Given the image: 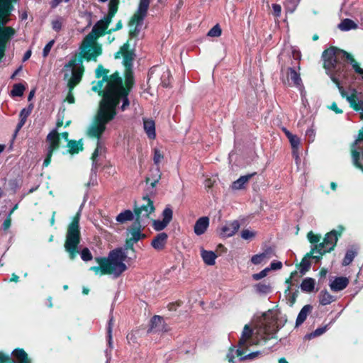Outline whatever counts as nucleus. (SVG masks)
I'll return each mask as SVG.
<instances>
[{"mask_svg": "<svg viewBox=\"0 0 363 363\" xmlns=\"http://www.w3.org/2000/svg\"><path fill=\"white\" fill-rule=\"evenodd\" d=\"M173 211L170 206H167L162 212L163 220L167 223H169L172 219Z\"/></svg>", "mask_w": 363, "mask_h": 363, "instance_id": "a19ab883", "label": "nucleus"}, {"mask_svg": "<svg viewBox=\"0 0 363 363\" xmlns=\"http://www.w3.org/2000/svg\"><path fill=\"white\" fill-rule=\"evenodd\" d=\"M62 72L69 89H72L81 81L84 67L77 62V58L74 57L64 66Z\"/></svg>", "mask_w": 363, "mask_h": 363, "instance_id": "0eeeda50", "label": "nucleus"}, {"mask_svg": "<svg viewBox=\"0 0 363 363\" xmlns=\"http://www.w3.org/2000/svg\"><path fill=\"white\" fill-rule=\"evenodd\" d=\"M67 100L70 104L74 103V96L72 95V94L71 93V91H69V93L68 94V95L67 96Z\"/></svg>", "mask_w": 363, "mask_h": 363, "instance_id": "69168bd1", "label": "nucleus"}, {"mask_svg": "<svg viewBox=\"0 0 363 363\" xmlns=\"http://www.w3.org/2000/svg\"><path fill=\"white\" fill-rule=\"evenodd\" d=\"M164 157V153L163 150L161 147H155L153 148V161L156 165H159L160 162L163 160Z\"/></svg>", "mask_w": 363, "mask_h": 363, "instance_id": "2f4dec72", "label": "nucleus"}, {"mask_svg": "<svg viewBox=\"0 0 363 363\" xmlns=\"http://www.w3.org/2000/svg\"><path fill=\"white\" fill-rule=\"evenodd\" d=\"M311 263L307 257H304L300 264V272L304 274L310 268Z\"/></svg>", "mask_w": 363, "mask_h": 363, "instance_id": "a18cd8bd", "label": "nucleus"}, {"mask_svg": "<svg viewBox=\"0 0 363 363\" xmlns=\"http://www.w3.org/2000/svg\"><path fill=\"white\" fill-rule=\"evenodd\" d=\"M293 57L296 61L293 67L281 68V72L283 76H286V79H283L284 84L289 85H294L297 87H301L302 80L300 77V65L299 60L301 59V53L299 51H294Z\"/></svg>", "mask_w": 363, "mask_h": 363, "instance_id": "6e6552de", "label": "nucleus"}, {"mask_svg": "<svg viewBox=\"0 0 363 363\" xmlns=\"http://www.w3.org/2000/svg\"><path fill=\"white\" fill-rule=\"evenodd\" d=\"M327 330V328L326 327H323V328H317L315 331H313V333L308 334L306 337L308 338V339H311V338H313V337H318V336H320L322 334H323L325 331Z\"/></svg>", "mask_w": 363, "mask_h": 363, "instance_id": "8fccbe9b", "label": "nucleus"}, {"mask_svg": "<svg viewBox=\"0 0 363 363\" xmlns=\"http://www.w3.org/2000/svg\"><path fill=\"white\" fill-rule=\"evenodd\" d=\"M55 43V41L53 40H50L44 48L43 51V55L44 57H46L52 49L53 45Z\"/></svg>", "mask_w": 363, "mask_h": 363, "instance_id": "5fc2aeb1", "label": "nucleus"}, {"mask_svg": "<svg viewBox=\"0 0 363 363\" xmlns=\"http://www.w3.org/2000/svg\"><path fill=\"white\" fill-rule=\"evenodd\" d=\"M30 111L23 108L20 113V122L18 125L17 130L21 128V127L25 124L27 117L29 116Z\"/></svg>", "mask_w": 363, "mask_h": 363, "instance_id": "ea45409f", "label": "nucleus"}, {"mask_svg": "<svg viewBox=\"0 0 363 363\" xmlns=\"http://www.w3.org/2000/svg\"><path fill=\"white\" fill-rule=\"evenodd\" d=\"M118 3L119 0H110L108 16L112 18L114 16L117 11Z\"/></svg>", "mask_w": 363, "mask_h": 363, "instance_id": "37998d69", "label": "nucleus"}, {"mask_svg": "<svg viewBox=\"0 0 363 363\" xmlns=\"http://www.w3.org/2000/svg\"><path fill=\"white\" fill-rule=\"evenodd\" d=\"M282 267V263L281 262H273L271 263L269 267L270 270L280 269Z\"/></svg>", "mask_w": 363, "mask_h": 363, "instance_id": "13d9d810", "label": "nucleus"}, {"mask_svg": "<svg viewBox=\"0 0 363 363\" xmlns=\"http://www.w3.org/2000/svg\"><path fill=\"white\" fill-rule=\"evenodd\" d=\"M11 1V0H0V52L4 43L14 34V30L11 27L1 28L9 21L12 10Z\"/></svg>", "mask_w": 363, "mask_h": 363, "instance_id": "423d86ee", "label": "nucleus"}, {"mask_svg": "<svg viewBox=\"0 0 363 363\" xmlns=\"http://www.w3.org/2000/svg\"><path fill=\"white\" fill-rule=\"evenodd\" d=\"M338 28L343 31H347L357 28V25L351 19L345 18L339 25Z\"/></svg>", "mask_w": 363, "mask_h": 363, "instance_id": "c756f323", "label": "nucleus"}, {"mask_svg": "<svg viewBox=\"0 0 363 363\" xmlns=\"http://www.w3.org/2000/svg\"><path fill=\"white\" fill-rule=\"evenodd\" d=\"M79 217V213H77L69 225L66 234L65 248L71 259H74L78 253L77 248L80 242Z\"/></svg>", "mask_w": 363, "mask_h": 363, "instance_id": "39448f33", "label": "nucleus"}, {"mask_svg": "<svg viewBox=\"0 0 363 363\" xmlns=\"http://www.w3.org/2000/svg\"><path fill=\"white\" fill-rule=\"evenodd\" d=\"M261 354H262L261 352L257 351V352L250 353L245 356L241 355L240 359V360H251V359H254L259 357Z\"/></svg>", "mask_w": 363, "mask_h": 363, "instance_id": "3c124183", "label": "nucleus"}, {"mask_svg": "<svg viewBox=\"0 0 363 363\" xmlns=\"http://www.w3.org/2000/svg\"><path fill=\"white\" fill-rule=\"evenodd\" d=\"M255 173L240 177L235 181L232 184V189L234 190H240L245 187L246 183L254 176Z\"/></svg>", "mask_w": 363, "mask_h": 363, "instance_id": "b1692460", "label": "nucleus"}, {"mask_svg": "<svg viewBox=\"0 0 363 363\" xmlns=\"http://www.w3.org/2000/svg\"><path fill=\"white\" fill-rule=\"evenodd\" d=\"M269 271H270V269L267 267V268L264 269L263 270H262L260 272H259L257 274H252V277L255 281L259 280V279L265 277L268 274Z\"/></svg>", "mask_w": 363, "mask_h": 363, "instance_id": "09e8293b", "label": "nucleus"}, {"mask_svg": "<svg viewBox=\"0 0 363 363\" xmlns=\"http://www.w3.org/2000/svg\"><path fill=\"white\" fill-rule=\"evenodd\" d=\"M129 232L130 234V239L134 242H137L144 237V235L141 233L140 225L132 228Z\"/></svg>", "mask_w": 363, "mask_h": 363, "instance_id": "72a5a7b5", "label": "nucleus"}, {"mask_svg": "<svg viewBox=\"0 0 363 363\" xmlns=\"http://www.w3.org/2000/svg\"><path fill=\"white\" fill-rule=\"evenodd\" d=\"M107 337H108V347L111 349H112L113 348L112 333H107Z\"/></svg>", "mask_w": 363, "mask_h": 363, "instance_id": "0e129e2a", "label": "nucleus"}, {"mask_svg": "<svg viewBox=\"0 0 363 363\" xmlns=\"http://www.w3.org/2000/svg\"><path fill=\"white\" fill-rule=\"evenodd\" d=\"M240 228V223L238 220H233L225 223L219 229V235L222 238H229L235 235Z\"/></svg>", "mask_w": 363, "mask_h": 363, "instance_id": "a211bd4d", "label": "nucleus"}, {"mask_svg": "<svg viewBox=\"0 0 363 363\" xmlns=\"http://www.w3.org/2000/svg\"><path fill=\"white\" fill-rule=\"evenodd\" d=\"M96 260L97 261L99 266L96 267H91L90 268L91 270L94 272V273L97 275H103V274H107L106 272L104 270L103 264H104V259L103 258H96Z\"/></svg>", "mask_w": 363, "mask_h": 363, "instance_id": "c9c22d12", "label": "nucleus"}, {"mask_svg": "<svg viewBox=\"0 0 363 363\" xmlns=\"http://www.w3.org/2000/svg\"><path fill=\"white\" fill-rule=\"evenodd\" d=\"M307 238L309 241L313 244V247L315 245H318V242L320 241V236L318 235L313 234V232H309L307 235Z\"/></svg>", "mask_w": 363, "mask_h": 363, "instance_id": "603ef678", "label": "nucleus"}, {"mask_svg": "<svg viewBox=\"0 0 363 363\" xmlns=\"http://www.w3.org/2000/svg\"><path fill=\"white\" fill-rule=\"evenodd\" d=\"M155 171H156V174H155V177L153 182H152V184H151L152 186H155L159 182V180L161 178V173H160V168L157 167L155 169Z\"/></svg>", "mask_w": 363, "mask_h": 363, "instance_id": "bf43d9fd", "label": "nucleus"}, {"mask_svg": "<svg viewBox=\"0 0 363 363\" xmlns=\"http://www.w3.org/2000/svg\"><path fill=\"white\" fill-rule=\"evenodd\" d=\"M167 234L165 233H160L157 236H155L152 242L151 245L152 247L156 250H162L164 248L167 240Z\"/></svg>", "mask_w": 363, "mask_h": 363, "instance_id": "412c9836", "label": "nucleus"}, {"mask_svg": "<svg viewBox=\"0 0 363 363\" xmlns=\"http://www.w3.org/2000/svg\"><path fill=\"white\" fill-rule=\"evenodd\" d=\"M209 225V218L206 216L199 218L194 225V231L196 235H203Z\"/></svg>", "mask_w": 363, "mask_h": 363, "instance_id": "aec40b11", "label": "nucleus"}, {"mask_svg": "<svg viewBox=\"0 0 363 363\" xmlns=\"http://www.w3.org/2000/svg\"><path fill=\"white\" fill-rule=\"evenodd\" d=\"M11 225V218H7L3 223V228L4 230H7Z\"/></svg>", "mask_w": 363, "mask_h": 363, "instance_id": "680f3d73", "label": "nucleus"}, {"mask_svg": "<svg viewBox=\"0 0 363 363\" xmlns=\"http://www.w3.org/2000/svg\"><path fill=\"white\" fill-rule=\"evenodd\" d=\"M282 130L290 142L291 146L292 147L293 155L295 157L296 160L297 161L299 160L298 147L301 143L300 138L297 135L292 134L285 128H284Z\"/></svg>", "mask_w": 363, "mask_h": 363, "instance_id": "6ab92c4d", "label": "nucleus"}, {"mask_svg": "<svg viewBox=\"0 0 363 363\" xmlns=\"http://www.w3.org/2000/svg\"><path fill=\"white\" fill-rule=\"evenodd\" d=\"M311 306L310 305H306L302 308V309L299 312L298 317L296 318V326L301 325L305 321V320L306 319L307 315L309 313V312L311 311Z\"/></svg>", "mask_w": 363, "mask_h": 363, "instance_id": "bb28decb", "label": "nucleus"}, {"mask_svg": "<svg viewBox=\"0 0 363 363\" xmlns=\"http://www.w3.org/2000/svg\"><path fill=\"white\" fill-rule=\"evenodd\" d=\"M47 153L46 158L44 160L43 166L47 167L50 162L52 152L57 149L60 143V135L57 130H52L46 138Z\"/></svg>", "mask_w": 363, "mask_h": 363, "instance_id": "2eb2a0df", "label": "nucleus"}, {"mask_svg": "<svg viewBox=\"0 0 363 363\" xmlns=\"http://www.w3.org/2000/svg\"><path fill=\"white\" fill-rule=\"evenodd\" d=\"M320 304L325 306L333 301V297L327 291H322L319 295Z\"/></svg>", "mask_w": 363, "mask_h": 363, "instance_id": "473e14b6", "label": "nucleus"}, {"mask_svg": "<svg viewBox=\"0 0 363 363\" xmlns=\"http://www.w3.org/2000/svg\"><path fill=\"white\" fill-rule=\"evenodd\" d=\"M323 67L332 81L335 83L341 95L346 97L351 106L356 111H360V118L363 120V96L353 93L347 95L340 86V78H346L345 68L340 66L337 67V62L342 60H347L359 74H363L362 69L352 56L345 50L335 47H331L323 52ZM352 155L354 164L363 171V128L360 130L352 150Z\"/></svg>", "mask_w": 363, "mask_h": 363, "instance_id": "f03ea898", "label": "nucleus"}, {"mask_svg": "<svg viewBox=\"0 0 363 363\" xmlns=\"http://www.w3.org/2000/svg\"><path fill=\"white\" fill-rule=\"evenodd\" d=\"M127 257L125 250L122 248L111 250L106 258H103L104 270L108 275L118 277L128 269L125 262Z\"/></svg>", "mask_w": 363, "mask_h": 363, "instance_id": "7ed1b4c3", "label": "nucleus"}, {"mask_svg": "<svg viewBox=\"0 0 363 363\" xmlns=\"http://www.w3.org/2000/svg\"><path fill=\"white\" fill-rule=\"evenodd\" d=\"M154 211L153 201L148 197H143L141 203L134 210L137 220L143 223H145Z\"/></svg>", "mask_w": 363, "mask_h": 363, "instance_id": "4468645a", "label": "nucleus"}, {"mask_svg": "<svg viewBox=\"0 0 363 363\" xmlns=\"http://www.w3.org/2000/svg\"><path fill=\"white\" fill-rule=\"evenodd\" d=\"M272 6L274 15L276 17H279L281 15V6L279 4H272Z\"/></svg>", "mask_w": 363, "mask_h": 363, "instance_id": "6e6d98bb", "label": "nucleus"}, {"mask_svg": "<svg viewBox=\"0 0 363 363\" xmlns=\"http://www.w3.org/2000/svg\"><path fill=\"white\" fill-rule=\"evenodd\" d=\"M150 0H140L138 9L132 16L129 23V41L132 39H137L142 30L145 28L144 20L147 16Z\"/></svg>", "mask_w": 363, "mask_h": 363, "instance_id": "20e7f679", "label": "nucleus"}, {"mask_svg": "<svg viewBox=\"0 0 363 363\" xmlns=\"http://www.w3.org/2000/svg\"><path fill=\"white\" fill-rule=\"evenodd\" d=\"M80 53L82 57L89 60H96V57L101 54V47L97 43V40L91 35H86L80 48Z\"/></svg>", "mask_w": 363, "mask_h": 363, "instance_id": "1a4fd4ad", "label": "nucleus"}, {"mask_svg": "<svg viewBox=\"0 0 363 363\" xmlns=\"http://www.w3.org/2000/svg\"><path fill=\"white\" fill-rule=\"evenodd\" d=\"M255 291L260 295L268 294L272 291V286L269 284L258 283L254 286Z\"/></svg>", "mask_w": 363, "mask_h": 363, "instance_id": "c85d7f7f", "label": "nucleus"}, {"mask_svg": "<svg viewBox=\"0 0 363 363\" xmlns=\"http://www.w3.org/2000/svg\"><path fill=\"white\" fill-rule=\"evenodd\" d=\"M270 257H271L270 251H265L263 253L255 255L252 256L251 258V262L254 264H259L264 262H266Z\"/></svg>", "mask_w": 363, "mask_h": 363, "instance_id": "cd10ccee", "label": "nucleus"}, {"mask_svg": "<svg viewBox=\"0 0 363 363\" xmlns=\"http://www.w3.org/2000/svg\"><path fill=\"white\" fill-rule=\"evenodd\" d=\"M257 235V233L249 229H245L241 232V237L244 240H252Z\"/></svg>", "mask_w": 363, "mask_h": 363, "instance_id": "c03bdc74", "label": "nucleus"}, {"mask_svg": "<svg viewBox=\"0 0 363 363\" xmlns=\"http://www.w3.org/2000/svg\"><path fill=\"white\" fill-rule=\"evenodd\" d=\"M111 17L107 16L104 19L99 21L92 28L91 33L87 35H91L93 38L98 39L104 34L105 30L108 28L111 21Z\"/></svg>", "mask_w": 363, "mask_h": 363, "instance_id": "f3484780", "label": "nucleus"}, {"mask_svg": "<svg viewBox=\"0 0 363 363\" xmlns=\"http://www.w3.org/2000/svg\"><path fill=\"white\" fill-rule=\"evenodd\" d=\"M0 363H30L27 354L23 350H15L12 353V359L0 352Z\"/></svg>", "mask_w": 363, "mask_h": 363, "instance_id": "dca6fc26", "label": "nucleus"}, {"mask_svg": "<svg viewBox=\"0 0 363 363\" xmlns=\"http://www.w3.org/2000/svg\"><path fill=\"white\" fill-rule=\"evenodd\" d=\"M63 124L62 121L58 120L56 124V128L54 130H58V128L62 126Z\"/></svg>", "mask_w": 363, "mask_h": 363, "instance_id": "774afa93", "label": "nucleus"}, {"mask_svg": "<svg viewBox=\"0 0 363 363\" xmlns=\"http://www.w3.org/2000/svg\"><path fill=\"white\" fill-rule=\"evenodd\" d=\"M30 55H31V51L30 50H28L25 53V55L23 56V61H26L27 60H28L30 58Z\"/></svg>", "mask_w": 363, "mask_h": 363, "instance_id": "338daca9", "label": "nucleus"}, {"mask_svg": "<svg viewBox=\"0 0 363 363\" xmlns=\"http://www.w3.org/2000/svg\"><path fill=\"white\" fill-rule=\"evenodd\" d=\"M52 28L56 30L59 31L61 30L62 26V18H58L54 21H52Z\"/></svg>", "mask_w": 363, "mask_h": 363, "instance_id": "864d4df0", "label": "nucleus"}, {"mask_svg": "<svg viewBox=\"0 0 363 363\" xmlns=\"http://www.w3.org/2000/svg\"><path fill=\"white\" fill-rule=\"evenodd\" d=\"M330 109L333 110V111H335V113H342V110L340 109L337 104L335 103H333L330 106Z\"/></svg>", "mask_w": 363, "mask_h": 363, "instance_id": "e2e57ef3", "label": "nucleus"}, {"mask_svg": "<svg viewBox=\"0 0 363 363\" xmlns=\"http://www.w3.org/2000/svg\"><path fill=\"white\" fill-rule=\"evenodd\" d=\"M133 218V213L130 210H125L117 216L116 220L119 223H123L126 221L132 220Z\"/></svg>", "mask_w": 363, "mask_h": 363, "instance_id": "7c9ffc66", "label": "nucleus"}, {"mask_svg": "<svg viewBox=\"0 0 363 363\" xmlns=\"http://www.w3.org/2000/svg\"><path fill=\"white\" fill-rule=\"evenodd\" d=\"M253 330L249 325H245L242 331L239 342L238 348L236 350V354L241 356L245 351L251 345L257 342L252 339Z\"/></svg>", "mask_w": 363, "mask_h": 363, "instance_id": "ddd939ff", "label": "nucleus"}, {"mask_svg": "<svg viewBox=\"0 0 363 363\" xmlns=\"http://www.w3.org/2000/svg\"><path fill=\"white\" fill-rule=\"evenodd\" d=\"M80 255L81 258L85 262L91 260L93 257L90 250L88 248H84L80 252Z\"/></svg>", "mask_w": 363, "mask_h": 363, "instance_id": "de8ad7c7", "label": "nucleus"}, {"mask_svg": "<svg viewBox=\"0 0 363 363\" xmlns=\"http://www.w3.org/2000/svg\"><path fill=\"white\" fill-rule=\"evenodd\" d=\"M201 257L203 260V262L208 264V265H214L215 264V260L217 257L215 252L213 251H207L205 250H202L201 252Z\"/></svg>", "mask_w": 363, "mask_h": 363, "instance_id": "393cba45", "label": "nucleus"}, {"mask_svg": "<svg viewBox=\"0 0 363 363\" xmlns=\"http://www.w3.org/2000/svg\"><path fill=\"white\" fill-rule=\"evenodd\" d=\"M301 0H286L284 7L286 12L293 13Z\"/></svg>", "mask_w": 363, "mask_h": 363, "instance_id": "e433bc0d", "label": "nucleus"}, {"mask_svg": "<svg viewBox=\"0 0 363 363\" xmlns=\"http://www.w3.org/2000/svg\"><path fill=\"white\" fill-rule=\"evenodd\" d=\"M25 86L21 84H16L11 90V95L13 96H21L23 94Z\"/></svg>", "mask_w": 363, "mask_h": 363, "instance_id": "58836bf2", "label": "nucleus"}, {"mask_svg": "<svg viewBox=\"0 0 363 363\" xmlns=\"http://www.w3.org/2000/svg\"><path fill=\"white\" fill-rule=\"evenodd\" d=\"M221 28L217 24L214 26L208 33V35L210 37H219L221 35Z\"/></svg>", "mask_w": 363, "mask_h": 363, "instance_id": "49530a36", "label": "nucleus"}, {"mask_svg": "<svg viewBox=\"0 0 363 363\" xmlns=\"http://www.w3.org/2000/svg\"><path fill=\"white\" fill-rule=\"evenodd\" d=\"M315 285V281L313 278H305L301 284V289L306 293H311Z\"/></svg>", "mask_w": 363, "mask_h": 363, "instance_id": "a878e982", "label": "nucleus"}, {"mask_svg": "<svg viewBox=\"0 0 363 363\" xmlns=\"http://www.w3.org/2000/svg\"><path fill=\"white\" fill-rule=\"evenodd\" d=\"M337 241V233L336 230H331L327 233L323 242L319 245L311 247V253H318L320 255L333 250Z\"/></svg>", "mask_w": 363, "mask_h": 363, "instance_id": "f8f14e48", "label": "nucleus"}, {"mask_svg": "<svg viewBox=\"0 0 363 363\" xmlns=\"http://www.w3.org/2000/svg\"><path fill=\"white\" fill-rule=\"evenodd\" d=\"M349 284V280L346 277H336L330 284V287L333 291H340L345 289Z\"/></svg>", "mask_w": 363, "mask_h": 363, "instance_id": "4be33fe9", "label": "nucleus"}, {"mask_svg": "<svg viewBox=\"0 0 363 363\" xmlns=\"http://www.w3.org/2000/svg\"><path fill=\"white\" fill-rule=\"evenodd\" d=\"M276 331L275 318L272 315V313L268 311L263 315L260 324L257 328V334L263 338H268Z\"/></svg>", "mask_w": 363, "mask_h": 363, "instance_id": "9b49d317", "label": "nucleus"}, {"mask_svg": "<svg viewBox=\"0 0 363 363\" xmlns=\"http://www.w3.org/2000/svg\"><path fill=\"white\" fill-rule=\"evenodd\" d=\"M127 96L128 91L123 86L121 78L117 74H112L107 81L97 115L87 130L90 137L98 138L96 147L91 157L94 169L102 165L106 159V147L100 137L106 129V125L115 116L116 106L121 101V111H125L129 106Z\"/></svg>", "mask_w": 363, "mask_h": 363, "instance_id": "f257e3e1", "label": "nucleus"}, {"mask_svg": "<svg viewBox=\"0 0 363 363\" xmlns=\"http://www.w3.org/2000/svg\"><path fill=\"white\" fill-rule=\"evenodd\" d=\"M143 126L147 136L151 139H155L156 136L155 122L150 119H145Z\"/></svg>", "mask_w": 363, "mask_h": 363, "instance_id": "5701e85b", "label": "nucleus"}, {"mask_svg": "<svg viewBox=\"0 0 363 363\" xmlns=\"http://www.w3.org/2000/svg\"><path fill=\"white\" fill-rule=\"evenodd\" d=\"M162 323V318L158 315H155L151 320L152 328H155V327H157V325L161 324Z\"/></svg>", "mask_w": 363, "mask_h": 363, "instance_id": "4d7b16f0", "label": "nucleus"}, {"mask_svg": "<svg viewBox=\"0 0 363 363\" xmlns=\"http://www.w3.org/2000/svg\"><path fill=\"white\" fill-rule=\"evenodd\" d=\"M121 56L123 57V64L126 67L125 84L130 89L133 82V74L130 71V67L135 57L133 49L129 48V45L125 43L115 55L116 58H120Z\"/></svg>", "mask_w": 363, "mask_h": 363, "instance_id": "9d476101", "label": "nucleus"}, {"mask_svg": "<svg viewBox=\"0 0 363 363\" xmlns=\"http://www.w3.org/2000/svg\"><path fill=\"white\" fill-rule=\"evenodd\" d=\"M113 327V318L112 316L110 317L108 325H107V333H112V330Z\"/></svg>", "mask_w": 363, "mask_h": 363, "instance_id": "052dcab7", "label": "nucleus"}, {"mask_svg": "<svg viewBox=\"0 0 363 363\" xmlns=\"http://www.w3.org/2000/svg\"><path fill=\"white\" fill-rule=\"evenodd\" d=\"M68 148L71 154L77 153L82 150V143L81 141L70 140L68 142Z\"/></svg>", "mask_w": 363, "mask_h": 363, "instance_id": "f704fd0d", "label": "nucleus"}, {"mask_svg": "<svg viewBox=\"0 0 363 363\" xmlns=\"http://www.w3.org/2000/svg\"><path fill=\"white\" fill-rule=\"evenodd\" d=\"M168 224L169 223L165 222V220H164L163 219H162V220H155L152 222V227L155 230L160 231V230H162L163 229H164L167 226Z\"/></svg>", "mask_w": 363, "mask_h": 363, "instance_id": "79ce46f5", "label": "nucleus"}, {"mask_svg": "<svg viewBox=\"0 0 363 363\" xmlns=\"http://www.w3.org/2000/svg\"><path fill=\"white\" fill-rule=\"evenodd\" d=\"M356 255V252L353 250H349L347 251L345 256L342 260V265L347 266L349 265L352 260L354 259Z\"/></svg>", "mask_w": 363, "mask_h": 363, "instance_id": "4c0bfd02", "label": "nucleus"}]
</instances>
